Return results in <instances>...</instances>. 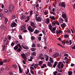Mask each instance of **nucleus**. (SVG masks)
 I'll return each mask as SVG.
<instances>
[{"label": "nucleus", "instance_id": "f257e3e1", "mask_svg": "<svg viewBox=\"0 0 75 75\" xmlns=\"http://www.w3.org/2000/svg\"><path fill=\"white\" fill-rule=\"evenodd\" d=\"M9 10L10 13H11L12 10H14V6L12 4H11L9 6Z\"/></svg>", "mask_w": 75, "mask_h": 75}, {"label": "nucleus", "instance_id": "f03ea898", "mask_svg": "<svg viewBox=\"0 0 75 75\" xmlns=\"http://www.w3.org/2000/svg\"><path fill=\"white\" fill-rule=\"evenodd\" d=\"M62 17L64 19L65 22H67L68 21V18L67 17V15L66 14H64L62 15Z\"/></svg>", "mask_w": 75, "mask_h": 75}, {"label": "nucleus", "instance_id": "7ed1b4c3", "mask_svg": "<svg viewBox=\"0 0 75 75\" xmlns=\"http://www.w3.org/2000/svg\"><path fill=\"white\" fill-rule=\"evenodd\" d=\"M4 44L5 45H6V47H7V45H9V40H4Z\"/></svg>", "mask_w": 75, "mask_h": 75}, {"label": "nucleus", "instance_id": "20e7f679", "mask_svg": "<svg viewBox=\"0 0 75 75\" xmlns=\"http://www.w3.org/2000/svg\"><path fill=\"white\" fill-rule=\"evenodd\" d=\"M5 70L6 71H8L9 70H10V65L7 64L5 67Z\"/></svg>", "mask_w": 75, "mask_h": 75}, {"label": "nucleus", "instance_id": "39448f33", "mask_svg": "<svg viewBox=\"0 0 75 75\" xmlns=\"http://www.w3.org/2000/svg\"><path fill=\"white\" fill-rule=\"evenodd\" d=\"M17 23H16L15 22H12L11 24L10 25V27L13 28V27H15L17 26Z\"/></svg>", "mask_w": 75, "mask_h": 75}, {"label": "nucleus", "instance_id": "423d86ee", "mask_svg": "<svg viewBox=\"0 0 75 75\" xmlns=\"http://www.w3.org/2000/svg\"><path fill=\"white\" fill-rule=\"evenodd\" d=\"M28 30L29 31H30V32H31V33H33V32L34 31V30H33V28H31V26H29L28 27Z\"/></svg>", "mask_w": 75, "mask_h": 75}, {"label": "nucleus", "instance_id": "0eeeda50", "mask_svg": "<svg viewBox=\"0 0 75 75\" xmlns=\"http://www.w3.org/2000/svg\"><path fill=\"white\" fill-rule=\"evenodd\" d=\"M26 25H25V24H24L21 27V31H23V30H25V29Z\"/></svg>", "mask_w": 75, "mask_h": 75}, {"label": "nucleus", "instance_id": "6e6552de", "mask_svg": "<svg viewBox=\"0 0 75 75\" xmlns=\"http://www.w3.org/2000/svg\"><path fill=\"white\" fill-rule=\"evenodd\" d=\"M36 4L33 5V6L37 8V10H38V0L35 2Z\"/></svg>", "mask_w": 75, "mask_h": 75}, {"label": "nucleus", "instance_id": "1a4fd4ad", "mask_svg": "<svg viewBox=\"0 0 75 75\" xmlns=\"http://www.w3.org/2000/svg\"><path fill=\"white\" fill-rule=\"evenodd\" d=\"M17 44L16 46H15L14 47H13L14 50H17L18 48V47H19V43Z\"/></svg>", "mask_w": 75, "mask_h": 75}, {"label": "nucleus", "instance_id": "9d476101", "mask_svg": "<svg viewBox=\"0 0 75 75\" xmlns=\"http://www.w3.org/2000/svg\"><path fill=\"white\" fill-rule=\"evenodd\" d=\"M59 4L60 6H61L62 7L65 8V4H64V3H62L61 4H60L59 3Z\"/></svg>", "mask_w": 75, "mask_h": 75}, {"label": "nucleus", "instance_id": "9b49d317", "mask_svg": "<svg viewBox=\"0 0 75 75\" xmlns=\"http://www.w3.org/2000/svg\"><path fill=\"white\" fill-rule=\"evenodd\" d=\"M56 32L57 34H60L61 33H62V31L59 30H57Z\"/></svg>", "mask_w": 75, "mask_h": 75}, {"label": "nucleus", "instance_id": "f8f14e48", "mask_svg": "<svg viewBox=\"0 0 75 75\" xmlns=\"http://www.w3.org/2000/svg\"><path fill=\"white\" fill-rule=\"evenodd\" d=\"M44 57L45 58V59L46 61H48V57H49L48 56L46 55L45 54H44Z\"/></svg>", "mask_w": 75, "mask_h": 75}, {"label": "nucleus", "instance_id": "ddd939ff", "mask_svg": "<svg viewBox=\"0 0 75 75\" xmlns=\"http://www.w3.org/2000/svg\"><path fill=\"white\" fill-rule=\"evenodd\" d=\"M5 69L3 67H1L0 69V73H2V72H3L4 71Z\"/></svg>", "mask_w": 75, "mask_h": 75}, {"label": "nucleus", "instance_id": "4468645a", "mask_svg": "<svg viewBox=\"0 0 75 75\" xmlns=\"http://www.w3.org/2000/svg\"><path fill=\"white\" fill-rule=\"evenodd\" d=\"M4 10L6 14H9V11L8 10L6 9H4Z\"/></svg>", "mask_w": 75, "mask_h": 75}, {"label": "nucleus", "instance_id": "2eb2a0df", "mask_svg": "<svg viewBox=\"0 0 75 75\" xmlns=\"http://www.w3.org/2000/svg\"><path fill=\"white\" fill-rule=\"evenodd\" d=\"M56 30V28L55 27H53L52 29V30H51V32L53 33V34L55 33V31Z\"/></svg>", "mask_w": 75, "mask_h": 75}, {"label": "nucleus", "instance_id": "dca6fc26", "mask_svg": "<svg viewBox=\"0 0 75 75\" xmlns=\"http://www.w3.org/2000/svg\"><path fill=\"white\" fill-rule=\"evenodd\" d=\"M18 68H19V73L21 74H22V69H21V67L20 66L18 65Z\"/></svg>", "mask_w": 75, "mask_h": 75}, {"label": "nucleus", "instance_id": "f3484780", "mask_svg": "<svg viewBox=\"0 0 75 75\" xmlns=\"http://www.w3.org/2000/svg\"><path fill=\"white\" fill-rule=\"evenodd\" d=\"M56 24V21H52V26L53 27H54L55 25Z\"/></svg>", "mask_w": 75, "mask_h": 75}, {"label": "nucleus", "instance_id": "a211bd4d", "mask_svg": "<svg viewBox=\"0 0 75 75\" xmlns=\"http://www.w3.org/2000/svg\"><path fill=\"white\" fill-rule=\"evenodd\" d=\"M47 65L49 67H52V64L50 62H47Z\"/></svg>", "mask_w": 75, "mask_h": 75}, {"label": "nucleus", "instance_id": "6ab92c4d", "mask_svg": "<svg viewBox=\"0 0 75 75\" xmlns=\"http://www.w3.org/2000/svg\"><path fill=\"white\" fill-rule=\"evenodd\" d=\"M49 18H50L51 20H54L55 19V17L53 16H50L49 17Z\"/></svg>", "mask_w": 75, "mask_h": 75}, {"label": "nucleus", "instance_id": "aec40b11", "mask_svg": "<svg viewBox=\"0 0 75 75\" xmlns=\"http://www.w3.org/2000/svg\"><path fill=\"white\" fill-rule=\"evenodd\" d=\"M6 45H4L3 46H2V48L1 50V51H4V50H5V49L6 48Z\"/></svg>", "mask_w": 75, "mask_h": 75}, {"label": "nucleus", "instance_id": "412c9836", "mask_svg": "<svg viewBox=\"0 0 75 75\" xmlns=\"http://www.w3.org/2000/svg\"><path fill=\"white\" fill-rule=\"evenodd\" d=\"M62 64V62H59L58 65V68H59V69H61V64Z\"/></svg>", "mask_w": 75, "mask_h": 75}, {"label": "nucleus", "instance_id": "4be33fe9", "mask_svg": "<svg viewBox=\"0 0 75 75\" xmlns=\"http://www.w3.org/2000/svg\"><path fill=\"white\" fill-rule=\"evenodd\" d=\"M26 16L25 15H23L22 16H21V19L22 20H24V19H25L26 18Z\"/></svg>", "mask_w": 75, "mask_h": 75}, {"label": "nucleus", "instance_id": "5701e85b", "mask_svg": "<svg viewBox=\"0 0 75 75\" xmlns=\"http://www.w3.org/2000/svg\"><path fill=\"white\" fill-rule=\"evenodd\" d=\"M59 20L60 21V23H62L63 22H64V20L61 18H59Z\"/></svg>", "mask_w": 75, "mask_h": 75}, {"label": "nucleus", "instance_id": "b1692460", "mask_svg": "<svg viewBox=\"0 0 75 75\" xmlns=\"http://www.w3.org/2000/svg\"><path fill=\"white\" fill-rule=\"evenodd\" d=\"M30 25L32 27H35V24L33 22H31L30 23Z\"/></svg>", "mask_w": 75, "mask_h": 75}, {"label": "nucleus", "instance_id": "393cba45", "mask_svg": "<svg viewBox=\"0 0 75 75\" xmlns=\"http://www.w3.org/2000/svg\"><path fill=\"white\" fill-rule=\"evenodd\" d=\"M41 20H42V18H41V17L38 16V22H41Z\"/></svg>", "mask_w": 75, "mask_h": 75}, {"label": "nucleus", "instance_id": "a878e982", "mask_svg": "<svg viewBox=\"0 0 75 75\" xmlns=\"http://www.w3.org/2000/svg\"><path fill=\"white\" fill-rule=\"evenodd\" d=\"M42 63H43V62L42 61H40L39 62V64H38V65H39V66H41L42 65Z\"/></svg>", "mask_w": 75, "mask_h": 75}, {"label": "nucleus", "instance_id": "bb28decb", "mask_svg": "<svg viewBox=\"0 0 75 75\" xmlns=\"http://www.w3.org/2000/svg\"><path fill=\"white\" fill-rule=\"evenodd\" d=\"M61 25L62 28H63V27H66V24H65V23H63L61 24Z\"/></svg>", "mask_w": 75, "mask_h": 75}, {"label": "nucleus", "instance_id": "cd10ccee", "mask_svg": "<svg viewBox=\"0 0 75 75\" xmlns=\"http://www.w3.org/2000/svg\"><path fill=\"white\" fill-rule=\"evenodd\" d=\"M21 56L24 58L26 57V56H25V54L24 53H23V54H21Z\"/></svg>", "mask_w": 75, "mask_h": 75}, {"label": "nucleus", "instance_id": "c85d7f7f", "mask_svg": "<svg viewBox=\"0 0 75 75\" xmlns=\"http://www.w3.org/2000/svg\"><path fill=\"white\" fill-rule=\"evenodd\" d=\"M50 62L51 63H53L54 62V61H53V59L52 58H51V57H50Z\"/></svg>", "mask_w": 75, "mask_h": 75}, {"label": "nucleus", "instance_id": "c756f323", "mask_svg": "<svg viewBox=\"0 0 75 75\" xmlns=\"http://www.w3.org/2000/svg\"><path fill=\"white\" fill-rule=\"evenodd\" d=\"M4 22L5 24H7V22H8V19L7 18H5Z\"/></svg>", "mask_w": 75, "mask_h": 75}, {"label": "nucleus", "instance_id": "7c9ffc66", "mask_svg": "<svg viewBox=\"0 0 75 75\" xmlns=\"http://www.w3.org/2000/svg\"><path fill=\"white\" fill-rule=\"evenodd\" d=\"M14 45H15V42L14 41H13L12 42L11 44V45L12 46V47H13Z\"/></svg>", "mask_w": 75, "mask_h": 75}, {"label": "nucleus", "instance_id": "2f4dec72", "mask_svg": "<svg viewBox=\"0 0 75 75\" xmlns=\"http://www.w3.org/2000/svg\"><path fill=\"white\" fill-rule=\"evenodd\" d=\"M46 23L47 24H49L50 23V19L47 18L46 19Z\"/></svg>", "mask_w": 75, "mask_h": 75}, {"label": "nucleus", "instance_id": "473e14b6", "mask_svg": "<svg viewBox=\"0 0 75 75\" xmlns=\"http://www.w3.org/2000/svg\"><path fill=\"white\" fill-rule=\"evenodd\" d=\"M52 26H51V25L50 23L49 29L51 31H52Z\"/></svg>", "mask_w": 75, "mask_h": 75}, {"label": "nucleus", "instance_id": "72a5a7b5", "mask_svg": "<svg viewBox=\"0 0 75 75\" xmlns=\"http://www.w3.org/2000/svg\"><path fill=\"white\" fill-rule=\"evenodd\" d=\"M29 20H30V17H29V16H28L27 17V20H25V22H28V21H29Z\"/></svg>", "mask_w": 75, "mask_h": 75}, {"label": "nucleus", "instance_id": "f704fd0d", "mask_svg": "<svg viewBox=\"0 0 75 75\" xmlns=\"http://www.w3.org/2000/svg\"><path fill=\"white\" fill-rule=\"evenodd\" d=\"M22 50L20 48H19L17 50V52H20Z\"/></svg>", "mask_w": 75, "mask_h": 75}, {"label": "nucleus", "instance_id": "c9c22d12", "mask_svg": "<svg viewBox=\"0 0 75 75\" xmlns=\"http://www.w3.org/2000/svg\"><path fill=\"white\" fill-rule=\"evenodd\" d=\"M64 37L65 38H69V35H64Z\"/></svg>", "mask_w": 75, "mask_h": 75}, {"label": "nucleus", "instance_id": "e433bc0d", "mask_svg": "<svg viewBox=\"0 0 75 75\" xmlns=\"http://www.w3.org/2000/svg\"><path fill=\"white\" fill-rule=\"evenodd\" d=\"M37 16H38V14L37 13L35 15V18L36 20L37 21H38V18H37Z\"/></svg>", "mask_w": 75, "mask_h": 75}, {"label": "nucleus", "instance_id": "4c0bfd02", "mask_svg": "<svg viewBox=\"0 0 75 75\" xmlns=\"http://www.w3.org/2000/svg\"><path fill=\"white\" fill-rule=\"evenodd\" d=\"M30 73H31V74H33V75H34V74H35V73H34V71H33V70H32L31 69H30Z\"/></svg>", "mask_w": 75, "mask_h": 75}, {"label": "nucleus", "instance_id": "58836bf2", "mask_svg": "<svg viewBox=\"0 0 75 75\" xmlns=\"http://www.w3.org/2000/svg\"><path fill=\"white\" fill-rule=\"evenodd\" d=\"M68 75H72V71H69L68 72Z\"/></svg>", "mask_w": 75, "mask_h": 75}, {"label": "nucleus", "instance_id": "ea45409f", "mask_svg": "<svg viewBox=\"0 0 75 75\" xmlns=\"http://www.w3.org/2000/svg\"><path fill=\"white\" fill-rule=\"evenodd\" d=\"M37 67H38V64H35L34 66V68H35V69L37 68Z\"/></svg>", "mask_w": 75, "mask_h": 75}, {"label": "nucleus", "instance_id": "a19ab883", "mask_svg": "<svg viewBox=\"0 0 75 75\" xmlns=\"http://www.w3.org/2000/svg\"><path fill=\"white\" fill-rule=\"evenodd\" d=\"M57 45H59V46H60V47H62V48H65V47H64L62 45H61L59 43H57Z\"/></svg>", "mask_w": 75, "mask_h": 75}, {"label": "nucleus", "instance_id": "79ce46f5", "mask_svg": "<svg viewBox=\"0 0 75 75\" xmlns=\"http://www.w3.org/2000/svg\"><path fill=\"white\" fill-rule=\"evenodd\" d=\"M18 37H19V39L20 40H22L23 38H22V36L21 35H19Z\"/></svg>", "mask_w": 75, "mask_h": 75}, {"label": "nucleus", "instance_id": "37998d69", "mask_svg": "<svg viewBox=\"0 0 75 75\" xmlns=\"http://www.w3.org/2000/svg\"><path fill=\"white\" fill-rule=\"evenodd\" d=\"M32 51H35V48H32L31 49Z\"/></svg>", "mask_w": 75, "mask_h": 75}, {"label": "nucleus", "instance_id": "c03bdc74", "mask_svg": "<svg viewBox=\"0 0 75 75\" xmlns=\"http://www.w3.org/2000/svg\"><path fill=\"white\" fill-rule=\"evenodd\" d=\"M2 61L4 63H6V62L7 61V60L6 59H4Z\"/></svg>", "mask_w": 75, "mask_h": 75}, {"label": "nucleus", "instance_id": "a18cd8bd", "mask_svg": "<svg viewBox=\"0 0 75 75\" xmlns=\"http://www.w3.org/2000/svg\"><path fill=\"white\" fill-rule=\"evenodd\" d=\"M34 34H38V30H36L33 33Z\"/></svg>", "mask_w": 75, "mask_h": 75}, {"label": "nucleus", "instance_id": "49530a36", "mask_svg": "<svg viewBox=\"0 0 75 75\" xmlns=\"http://www.w3.org/2000/svg\"><path fill=\"white\" fill-rule=\"evenodd\" d=\"M4 27V25H1L0 26V28L1 29H3Z\"/></svg>", "mask_w": 75, "mask_h": 75}, {"label": "nucleus", "instance_id": "de8ad7c7", "mask_svg": "<svg viewBox=\"0 0 75 75\" xmlns=\"http://www.w3.org/2000/svg\"><path fill=\"white\" fill-rule=\"evenodd\" d=\"M42 57V53L40 54V55H39V58L40 59L41 58V57Z\"/></svg>", "mask_w": 75, "mask_h": 75}, {"label": "nucleus", "instance_id": "09e8293b", "mask_svg": "<svg viewBox=\"0 0 75 75\" xmlns=\"http://www.w3.org/2000/svg\"><path fill=\"white\" fill-rule=\"evenodd\" d=\"M56 54V56L57 57H59V54L58 52H56L55 53Z\"/></svg>", "mask_w": 75, "mask_h": 75}, {"label": "nucleus", "instance_id": "8fccbe9b", "mask_svg": "<svg viewBox=\"0 0 75 75\" xmlns=\"http://www.w3.org/2000/svg\"><path fill=\"white\" fill-rule=\"evenodd\" d=\"M64 65H63V64H62L61 65V66L60 67V69H62V68H64Z\"/></svg>", "mask_w": 75, "mask_h": 75}, {"label": "nucleus", "instance_id": "3c124183", "mask_svg": "<svg viewBox=\"0 0 75 75\" xmlns=\"http://www.w3.org/2000/svg\"><path fill=\"white\" fill-rule=\"evenodd\" d=\"M3 62V61H0V65H3L4 64Z\"/></svg>", "mask_w": 75, "mask_h": 75}, {"label": "nucleus", "instance_id": "603ef678", "mask_svg": "<svg viewBox=\"0 0 75 75\" xmlns=\"http://www.w3.org/2000/svg\"><path fill=\"white\" fill-rule=\"evenodd\" d=\"M0 16L1 18H3V14L0 13Z\"/></svg>", "mask_w": 75, "mask_h": 75}, {"label": "nucleus", "instance_id": "864d4df0", "mask_svg": "<svg viewBox=\"0 0 75 75\" xmlns=\"http://www.w3.org/2000/svg\"><path fill=\"white\" fill-rule=\"evenodd\" d=\"M39 41H41V37H39L38 38Z\"/></svg>", "mask_w": 75, "mask_h": 75}, {"label": "nucleus", "instance_id": "5fc2aeb1", "mask_svg": "<svg viewBox=\"0 0 75 75\" xmlns=\"http://www.w3.org/2000/svg\"><path fill=\"white\" fill-rule=\"evenodd\" d=\"M58 72L57 71H55L53 72V74L54 75H57V74Z\"/></svg>", "mask_w": 75, "mask_h": 75}, {"label": "nucleus", "instance_id": "6e6d98bb", "mask_svg": "<svg viewBox=\"0 0 75 75\" xmlns=\"http://www.w3.org/2000/svg\"><path fill=\"white\" fill-rule=\"evenodd\" d=\"M32 55H34L35 56L36 55V53L35 52H33L32 53Z\"/></svg>", "mask_w": 75, "mask_h": 75}, {"label": "nucleus", "instance_id": "4d7b16f0", "mask_svg": "<svg viewBox=\"0 0 75 75\" xmlns=\"http://www.w3.org/2000/svg\"><path fill=\"white\" fill-rule=\"evenodd\" d=\"M15 44H18V42H19V41H17V40L16 41H15Z\"/></svg>", "mask_w": 75, "mask_h": 75}, {"label": "nucleus", "instance_id": "13d9d810", "mask_svg": "<svg viewBox=\"0 0 75 75\" xmlns=\"http://www.w3.org/2000/svg\"><path fill=\"white\" fill-rule=\"evenodd\" d=\"M23 33H28V31L27 30H23Z\"/></svg>", "mask_w": 75, "mask_h": 75}, {"label": "nucleus", "instance_id": "bf43d9fd", "mask_svg": "<svg viewBox=\"0 0 75 75\" xmlns=\"http://www.w3.org/2000/svg\"><path fill=\"white\" fill-rule=\"evenodd\" d=\"M19 48H20V49H21V50H22V47H21V45H20V43H19Z\"/></svg>", "mask_w": 75, "mask_h": 75}, {"label": "nucleus", "instance_id": "052dcab7", "mask_svg": "<svg viewBox=\"0 0 75 75\" xmlns=\"http://www.w3.org/2000/svg\"><path fill=\"white\" fill-rule=\"evenodd\" d=\"M32 47H35V45L33 43L32 45Z\"/></svg>", "mask_w": 75, "mask_h": 75}, {"label": "nucleus", "instance_id": "680f3d73", "mask_svg": "<svg viewBox=\"0 0 75 75\" xmlns=\"http://www.w3.org/2000/svg\"><path fill=\"white\" fill-rule=\"evenodd\" d=\"M33 14V11L31 10L30 11V16H32V15Z\"/></svg>", "mask_w": 75, "mask_h": 75}, {"label": "nucleus", "instance_id": "e2e57ef3", "mask_svg": "<svg viewBox=\"0 0 75 75\" xmlns=\"http://www.w3.org/2000/svg\"><path fill=\"white\" fill-rule=\"evenodd\" d=\"M8 38H4V41H7L8 40Z\"/></svg>", "mask_w": 75, "mask_h": 75}, {"label": "nucleus", "instance_id": "0e129e2a", "mask_svg": "<svg viewBox=\"0 0 75 75\" xmlns=\"http://www.w3.org/2000/svg\"><path fill=\"white\" fill-rule=\"evenodd\" d=\"M24 43H22L21 45V47H24Z\"/></svg>", "mask_w": 75, "mask_h": 75}, {"label": "nucleus", "instance_id": "69168bd1", "mask_svg": "<svg viewBox=\"0 0 75 75\" xmlns=\"http://www.w3.org/2000/svg\"><path fill=\"white\" fill-rule=\"evenodd\" d=\"M8 40H10L11 39V36H8Z\"/></svg>", "mask_w": 75, "mask_h": 75}, {"label": "nucleus", "instance_id": "338daca9", "mask_svg": "<svg viewBox=\"0 0 75 75\" xmlns=\"http://www.w3.org/2000/svg\"><path fill=\"white\" fill-rule=\"evenodd\" d=\"M30 69H31L32 70H33V71L34 70V68L33 67H30Z\"/></svg>", "mask_w": 75, "mask_h": 75}, {"label": "nucleus", "instance_id": "774afa93", "mask_svg": "<svg viewBox=\"0 0 75 75\" xmlns=\"http://www.w3.org/2000/svg\"><path fill=\"white\" fill-rule=\"evenodd\" d=\"M56 24L57 25H59V22H58L57 21H56Z\"/></svg>", "mask_w": 75, "mask_h": 75}]
</instances>
